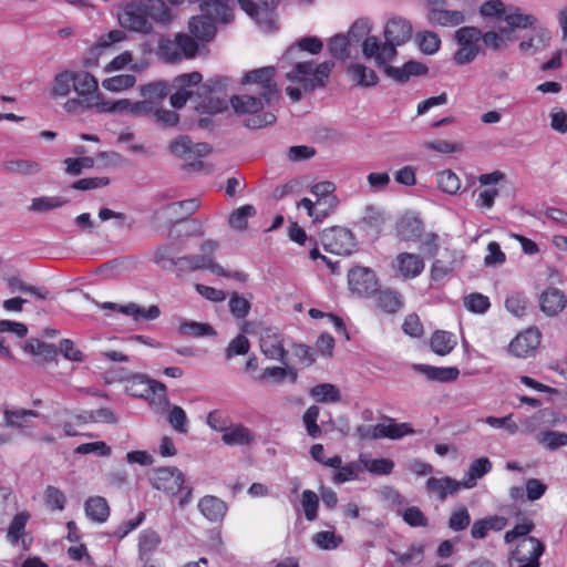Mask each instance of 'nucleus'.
Returning a JSON list of instances; mask_svg holds the SVG:
<instances>
[{
  "mask_svg": "<svg viewBox=\"0 0 567 567\" xmlns=\"http://www.w3.org/2000/svg\"><path fill=\"white\" fill-rule=\"evenodd\" d=\"M322 47V41L317 37L301 38L288 47L279 60L281 68H286V64L291 65V69L286 72V79L289 82L301 84L306 92L324 87L334 63L324 61L315 65L312 61H301L299 56L302 51L318 54Z\"/></svg>",
  "mask_w": 567,
  "mask_h": 567,
  "instance_id": "f257e3e1",
  "label": "nucleus"
},
{
  "mask_svg": "<svg viewBox=\"0 0 567 567\" xmlns=\"http://www.w3.org/2000/svg\"><path fill=\"white\" fill-rule=\"evenodd\" d=\"M176 17V12L163 0H132L117 12L122 28L144 35L153 33L154 23L167 27Z\"/></svg>",
  "mask_w": 567,
  "mask_h": 567,
  "instance_id": "f03ea898",
  "label": "nucleus"
},
{
  "mask_svg": "<svg viewBox=\"0 0 567 567\" xmlns=\"http://www.w3.org/2000/svg\"><path fill=\"white\" fill-rule=\"evenodd\" d=\"M484 19H501L509 27V31H518L535 24L536 17L525 13L519 7L506 6L502 0H488L478 8Z\"/></svg>",
  "mask_w": 567,
  "mask_h": 567,
  "instance_id": "7ed1b4c3",
  "label": "nucleus"
},
{
  "mask_svg": "<svg viewBox=\"0 0 567 567\" xmlns=\"http://www.w3.org/2000/svg\"><path fill=\"white\" fill-rule=\"evenodd\" d=\"M230 104L237 115H250L244 122L247 128H261L276 122L271 112H261L267 105L262 96L251 94L233 95Z\"/></svg>",
  "mask_w": 567,
  "mask_h": 567,
  "instance_id": "20e7f679",
  "label": "nucleus"
},
{
  "mask_svg": "<svg viewBox=\"0 0 567 567\" xmlns=\"http://www.w3.org/2000/svg\"><path fill=\"white\" fill-rule=\"evenodd\" d=\"M229 78L224 75H214L197 87V97L200 100L196 106L199 113L215 115L223 113L228 109V102L218 96L225 92L229 85Z\"/></svg>",
  "mask_w": 567,
  "mask_h": 567,
  "instance_id": "39448f33",
  "label": "nucleus"
},
{
  "mask_svg": "<svg viewBox=\"0 0 567 567\" xmlns=\"http://www.w3.org/2000/svg\"><path fill=\"white\" fill-rule=\"evenodd\" d=\"M413 34L412 24L402 17H392L384 27V43L382 44L381 54L378 60L391 61L396 55V47L402 45L411 40Z\"/></svg>",
  "mask_w": 567,
  "mask_h": 567,
  "instance_id": "423d86ee",
  "label": "nucleus"
},
{
  "mask_svg": "<svg viewBox=\"0 0 567 567\" xmlns=\"http://www.w3.org/2000/svg\"><path fill=\"white\" fill-rule=\"evenodd\" d=\"M276 69L264 66L248 71L244 74L241 83L255 86V92L262 96L267 106L278 103L280 90L275 81Z\"/></svg>",
  "mask_w": 567,
  "mask_h": 567,
  "instance_id": "0eeeda50",
  "label": "nucleus"
},
{
  "mask_svg": "<svg viewBox=\"0 0 567 567\" xmlns=\"http://www.w3.org/2000/svg\"><path fill=\"white\" fill-rule=\"evenodd\" d=\"M482 30L477 27H461L454 33V40L458 49L453 54V62L456 65L472 63L482 52L480 44Z\"/></svg>",
  "mask_w": 567,
  "mask_h": 567,
  "instance_id": "6e6552de",
  "label": "nucleus"
},
{
  "mask_svg": "<svg viewBox=\"0 0 567 567\" xmlns=\"http://www.w3.org/2000/svg\"><path fill=\"white\" fill-rule=\"evenodd\" d=\"M280 0H238L239 7L265 31L276 29L275 8Z\"/></svg>",
  "mask_w": 567,
  "mask_h": 567,
  "instance_id": "1a4fd4ad",
  "label": "nucleus"
},
{
  "mask_svg": "<svg viewBox=\"0 0 567 567\" xmlns=\"http://www.w3.org/2000/svg\"><path fill=\"white\" fill-rule=\"evenodd\" d=\"M137 385L142 386V391L134 394L147 400L155 413L165 414L171 405L166 385L146 377H137Z\"/></svg>",
  "mask_w": 567,
  "mask_h": 567,
  "instance_id": "9d476101",
  "label": "nucleus"
},
{
  "mask_svg": "<svg viewBox=\"0 0 567 567\" xmlns=\"http://www.w3.org/2000/svg\"><path fill=\"white\" fill-rule=\"evenodd\" d=\"M320 240L328 252L336 255L348 256L355 246L353 234L343 227H332L324 230L320 236Z\"/></svg>",
  "mask_w": 567,
  "mask_h": 567,
  "instance_id": "9b49d317",
  "label": "nucleus"
},
{
  "mask_svg": "<svg viewBox=\"0 0 567 567\" xmlns=\"http://www.w3.org/2000/svg\"><path fill=\"white\" fill-rule=\"evenodd\" d=\"M184 482V474L175 466L156 468L151 477L152 486L168 496L179 493Z\"/></svg>",
  "mask_w": 567,
  "mask_h": 567,
  "instance_id": "f8f14e48",
  "label": "nucleus"
},
{
  "mask_svg": "<svg viewBox=\"0 0 567 567\" xmlns=\"http://www.w3.org/2000/svg\"><path fill=\"white\" fill-rule=\"evenodd\" d=\"M544 553V545L535 537L523 538L513 551V558L520 563L518 567H539V557Z\"/></svg>",
  "mask_w": 567,
  "mask_h": 567,
  "instance_id": "ddd939ff",
  "label": "nucleus"
},
{
  "mask_svg": "<svg viewBox=\"0 0 567 567\" xmlns=\"http://www.w3.org/2000/svg\"><path fill=\"white\" fill-rule=\"evenodd\" d=\"M348 284L352 292L370 296L377 291L378 280L370 268L354 267L348 274Z\"/></svg>",
  "mask_w": 567,
  "mask_h": 567,
  "instance_id": "4468645a",
  "label": "nucleus"
},
{
  "mask_svg": "<svg viewBox=\"0 0 567 567\" xmlns=\"http://www.w3.org/2000/svg\"><path fill=\"white\" fill-rule=\"evenodd\" d=\"M203 80V75L197 72L184 73L175 78L174 86L177 91L171 95L169 102L174 109H182L185 106L193 92L189 87L197 86Z\"/></svg>",
  "mask_w": 567,
  "mask_h": 567,
  "instance_id": "2eb2a0df",
  "label": "nucleus"
},
{
  "mask_svg": "<svg viewBox=\"0 0 567 567\" xmlns=\"http://www.w3.org/2000/svg\"><path fill=\"white\" fill-rule=\"evenodd\" d=\"M525 30H529V33L518 44V49L523 53H536L549 45L550 32L547 28L539 24L537 18L535 24L527 27Z\"/></svg>",
  "mask_w": 567,
  "mask_h": 567,
  "instance_id": "dca6fc26",
  "label": "nucleus"
},
{
  "mask_svg": "<svg viewBox=\"0 0 567 567\" xmlns=\"http://www.w3.org/2000/svg\"><path fill=\"white\" fill-rule=\"evenodd\" d=\"M204 14L192 17L188 21L189 33L200 42H209L216 35L214 18L221 23L215 13L203 12ZM223 24H225L223 22Z\"/></svg>",
  "mask_w": 567,
  "mask_h": 567,
  "instance_id": "f3484780",
  "label": "nucleus"
},
{
  "mask_svg": "<svg viewBox=\"0 0 567 567\" xmlns=\"http://www.w3.org/2000/svg\"><path fill=\"white\" fill-rule=\"evenodd\" d=\"M260 350L268 359L286 363L287 351L284 348V339L276 329L266 328L261 331Z\"/></svg>",
  "mask_w": 567,
  "mask_h": 567,
  "instance_id": "a211bd4d",
  "label": "nucleus"
},
{
  "mask_svg": "<svg viewBox=\"0 0 567 567\" xmlns=\"http://www.w3.org/2000/svg\"><path fill=\"white\" fill-rule=\"evenodd\" d=\"M540 343V333L537 329H527L517 334L509 343V352L517 358H526Z\"/></svg>",
  "mask_w": 567,
  "mask_h": 567,
  "instance_id": "6ab92c4d",
  "label": "nucleus"
},
{
  "mask_svg": "<svg viewBox=\"0 0 567 567\" xmlns=\"http://www.w3.org/2000/svg\"><path fill=\"white\" fill-rule=\"evenodd\" d=\"M567 306L566 295L558 288L550 287L539 296V308L548 317H555Z\"/></svg>",
  "mask_w": 567,
  "mask_h": 567,
  "instance_id": "aec40b11",
  "label": "nucleus"
},
{
  "mask_svg": "<svg viewBox=\"0 0 567 567\" xmlns=\"http://www.w3.org/2000/svg\"><path fill=\"white\" fill-rule=\"evenodd\" d=\"M198 511L210 523H220L225 518L228 506L217 496L205 495L198 502Z\"/></svg>",
  "mask_w": 567,
  "mask_h": 567,
  "instance_id": "412c9836",
  "label": "nucleus"
},
{
  "mask_svg": "<svg viewBox=\"0 0 567 567\" xmlns=\"http://www.w3.org/2000/svg\"><path fill=\"white\" fill-rule=\"evenodd\" d=\"M516 31H509V27H499L497 31L482 32L481 41L485 48L497 52L507 48L508 42L517 40Z\"/></svg>",
  "mask_w": 567,
  "mask_h": 567,
  "instance_id": "4be33fe9",
  "label": "nucleus"
},
{
  "mask_svg": "<svg viewBox=\"0 0 567 567\" xmlns=\"http://www.w3.org/2000/svg\"><path fill=\"white\" fill-rule=\"evenodd\" d=\"M426 491L439 497L440 501H445L449 495H455L462 487V482L456 481L450 476L442 478L430 477L425 483Z\"/></svg>",
  "mask_w": 567,
  "mask_h": 567,
  "instance_id": "5701e85b",
  "label": "nucleus"
},
{
  "mask_svg": "<svg viewBox=\"0 0 567 567\" xmlns=\"http://www.w3.org/2000/svg\"><path fill=\"white\" fill-rule=\"evenodd\" d=\"M198 207L199 202L196 198L181 200L164 206L162 209L155 212V216L161 217L162 215H167V217H169V221L174 223V218L176 221L184 219L185 217L194 214Z\"/></svg>",
  "mask_w": 567,
  "mask_h": 567,
  "instance_id": "b1692460",
  "label": "nucleus"
},
{
  "mask_svg": "<svg viewBox=\"0 0 567 567\" xmlns=\"http://www.w3.org/2000/svg\"><path fill=\"white\" fill-rule=\"evenodd\" d=\"M412 369L423 374L427 381L442 383L455 381L460 375V371L455 367L439 368L429 364H413Z\"/></svg>",
  "mask_w": 567,
  "mask_h": 567,
  "instance_id": "393cba45",
  "label": "nucleus"
},
{
  "mask_svg": "<svg viewBox=\"0 0 567 567\" xmlns=\"http://www.w3.org/2000/svg\"><path fill=\"white\" fill-rule=\"evenodd\" d=\"M396 265L400 275L405 278H415L422 274L425 264L420 255L401 252L396 256Z\"/></svg>",
  "mask_w": 567,
  "mask_h": 567,
  "instance_id": "a878e982",
  "label": "nucleus"
},
{
  "mask_svg": "<svg viewBox=\"0 0 567 567\" xmlns=\"http://www.w3.org/2000/svg\"><path fill=\"white\" fill-rule=\"evenodd\" d=\"M73 90L79 96L92 101L97 97L99 83L95 76L86 71H73Z\"/></svg>",
  "mask_w": 567,
  "mask_h": 567,
  "instance_id": "bb28decb",
  "label": "nucleus"
},
{
  "mask_svg": "<svg viewBox=\"0 0 567 567\" xmlns=\"http://www.w3.org/2000/svg\"><path fill=\"white\" fill-rule=\"evenodd\" d=\"M426 20L431 25L456 27L465 21V14L458 10H443L433 8L426 14Z\"/></svg>",
  "mask_w": 567,
  "mask_h": 567,
  "instance_id": "cd10ccee",
  "label": "nucleus"
},
{
  "mask_svg": "<svg viewBox=\"0 0 567 567\" xmlns=\"http://www.w3.org/2000/svg\"><path fill=\"white\" fill-rule=\"evenodd\" d=\"M492 471V462L483 456L474 460L470 465L462 478V487L465 489L474 488L477 485V481L484 477Z\"/></svg>",
  "mask_w": 567,
  "mask_h": 567,
  "instance_id": "c85d7f7f",
  "label": "nucleus"
},
{
  "mask_svg": "<svg viewBox=\"0 0 567 567\" xmlns=\"http://www.w3.org/2000/svg\"><path fill=\"white\" fill-rule=\"evenodd\" d=\"M231 0H188L189 3H199L202 12L215 13L224 23H230L233 11L229 6Z\"/></svg>",
  "mask_w": 567,
  "mask_h": 567,
  "instance_id": "c756f323",
  "label": "nucleus"
},
{
  "mask_svg": "<svg viewBox=\"0 0 567 567\" xmlns=\"http://www.w3.org/2000/svg\"><path fill=\"white\" fill-rule=\"evenodd\" d=\"M176 249L173 244H161L151 251L152 261L164 270L177 268L178 257H175Z\"/></svg>",
  "mask_w": 567,
  "mask_h": 567,
  "instance_id": "7c9ffc66",
  "label": "nucleus"
},
{
  "mask_svg": "<svg viewBox=\"0 0 567 567\" xmlns=\"http://www.w3.org/2000/svg\"><path fill=\"white\" fill-rule=\"evenodd\" d=\"M461 265V256L457 251L449 252L447 258L436 259L431 267V278L435 281L453 272Z\"/></svg>",
  "mask_w": 567,
  "mask_h": 567,
  "instance_id": "2f4dec72",
  "label": "nucleus"
},
{
  "mask_svg": "<svg viewBox=\"0 0 567 567\" xmlns=\"http://www.w3.org/2000/svg\"><path fill=\"white\" fill-rule=\"evenodd\" d=\"M39 416V413L34 410H27V409H19V410H12V409H6L3 411V419L4 424L8 427L18 429V430H25L29 429V421L31 419H35Z\"/></svg>",
  "mask_w": 567,
  "mask_h": 567,
  "instance_id": "473e14b6",
  "label": "nucleus"
},
{
  "mask_svg": "<svg viewBox=\"0 0 567 567\" xmlns=\"http://www.w3.org/2000/svg\"><path fill=\"white\" fill-rule=\"evenodd\" d=\"M121 313L132 317L134 321H153L161 315L158 306L152 305L148 308H144L135 302H128L121 307Z\"/></svg>",
  "mask_w": 567,
  "mask_h": 567,
  "instance_id": "72a5a7b5",
  "label": "nucleus"
},
{
  "mask_svg": "<svg viewBox=\"0 0 567 567\" xmlns=\"http://www.w3.org/2000/svg\"><path fill=\"white\" fill-rule=\"evenodd\" d=\"M422 231L423 223L415 216H404L396 225V233L401 240H415Z\"/></svg>",
  "mask_w": 567,
  "mask_h": 567,
  "instance_id": "f704fd0d",
  "label": "nucleus"
},
{
  "mask_svg": "<svg viewBox=\"0 0 567 567\" xmlns=\"http://www.w3.org/2000/svg\"><path fill=\"white\" fill-rule=\"evenodd\" d=\"M2 169L8 174L32 176L39 174L42 166L39 162L32 159H14L2 163Z\"/></svg>",
  "mask_w": 567,
  "mask_h": 567,
  "instance_id": "c9c22d12",
  "label": "nucleus"
},
{
  "mask_svg": "<svg viewBox=\"0 0 567 567\" xmlns=\"http://www.w3.org/2000/svg\"><path fill=\"white\" fill-rule=\"evenodd\" d=\"M177 332L182 337L193 338L215 337L217 334L214 327L209 323L190 320H182L177 327Z\"/></svg>",
  "mask_w": 567,
  "mask_h": 567,
  "instance_id": "e433bc0d",
  "label": "nucleus"
},
{
  "mask_svg": "<svg viewBox=\"0 0 567 567\" xmlns=\"http://www.w3.org/2000/svg\"><path fill=\"white\" fill-rule=\"evenodd\" d=\"M348 72L351 80L362 87L375 86L379 82L377 73L372 69L360 63L351 64Z\"/></svg>",
  "mask_w": 567,
  "mask_h": 567,
  "instance_id": "4c0bfd02",
  "label": "nucleus"
},
{
  "mask_svg": "<svg viewBox=\"0 0 567 567\" xmlns=\"http://www.w3.org/2000/svg\"><path fill=\"white\" fill-rule=\"evenodd\" d=\"M374 300L378 308L386 313H394L403 306L401 295L391 289L377 291Z\"/></svg>",
  "mask_w": 567,
  "mask_h": 567,
  "instance_id": "58836bf2",
  "label": "nucleus"
},
{
  "mask_svg": "<svg viewBox=\"0 0 567 567\" xmlns=\"http://www.w3.org/2000/svg\"><path fill=\"white\" fill-rule=\"evenodd\" d=\"M86 516L94 522L104 523L110 515V507L104 497H90L84 505Z\"/></svg>",
  "mask_w": 567,
  "mask_h": 567,
  "instance_id": "ea45409f",
  "label": "nucleus"
},
{
  "mask_svg": "<svg viewBox=\"0 0 567 567\" xmlns=\"http://www.w3.org/2000/svg\"><path fill=\"white\" fill-rule=\"evenodd\" d=\"M168 85L165 82H153L142 85L140 89L141 95L147 102H151L153 107H159L168 94Z\"/></svg>",
  "mask_w": 567,
  "mask_h": 567,
  "instance_id": "a19ab883",
  "label": "nucleus"
},
{
  "mask_svg": "<svg viewBox=\"0 0 567 567\" xmlns=\"http://www.w3.org/2000/svg\"><path fill=\"white\" fill-rule=\"evenodd\" d=\"M334 190L336 185L329 181L317 183L310 188V192L317 197V205L328 204L329 209H334L339 203L333 195Z\"/></svg>",
  "mask_w": 567,
  "mask_h": 567,
  "instance_id": "79ce46f5",
  "label": "nucleus"
},
{
  "mask_svg": "<svg viewBox=\"0 0 567 567\" xmlns=\"http://www.w3.org/2000/svg\"><path fill=\"white\" fill-rule=\"evenodd\" d=\"M431 349L439 355L449 354L456 346V339L453 333L437 330L431 337Z\"/></svg>",
  "mask_w": 567,
  "mask_h": 567,
  "instance_id": "37998d69",
  "label": "nucleus"
},
{
  "mask_svg": "<svg viewBox=\"0 0 567 567\" xmlns=\"http://www.w3.org/2000/svg\"><path fill=\"white\" fill-rule=\"evenodd\" d=\"M221 441L226 445H248L254 441V435L246 426L236 425L230 429H224Z\"/></svg>",
  "mask_w": 567,
  "mask_h": 567,
  "instance_id": "c03bdc74",
  "label": "nucleus"
},
{
  "mask_svg": "<svg viewBox=\"0 0 567 567\" xmlns=\"http://www.w3.org/2000/svg\"><path fill=\"white\" fill-rule=\"evenodd\" d=\"M310 395L321 403H337L341 400L340 390L332 383H320L312 386Z\"/></svg>",
  "mask_w": 567,
  "mask_h": 567,
  "instance_id": "a18cd8bd",
  "label": "nucleus"
},
{
  "mask_svg": "<svg viewBox=\"0 0 567 567\" xmlns=\"http://www.w3.org/2000/svg\"><path fill=\"white\" fill-rule=\"evenodd\" d=\"M414 40L420 51L426 55H433L441 47V39L439 34L433 31L417 32Z\"/></svg>",
  "mask_w": 567,
  "mask_h": 567,
  "instance_id": "49530a36",
  "label": "nucleus"
},
{
  "mask_svg": "<svg viewBox=\"0 0 567 567\" xmlns=\"http://www.w3.org/2000/svg\"><path fill=\"white\" fill-rule=\"evenodd\" d=\"M359 461L364 470L374 475H389L394 467V463L390 458H368L361 454Z\"/></svg>",
  "mask_w": 567,
  "mask_h": 567,
  "instance_id": "de8ad7c7",
  "label": "nucleus"
},
{
  "mask_svg": "<svg viewBox=\"0 0 567 567\" xmlns=\"http://www.w3.org/2000/svg\"><path fill=\"white\" fill-rule=\"evenodd\" d=\"M73 87V71H62L55 74L51 89V95L54 97H65Z\"/></svg>",
  "mask_w": 567,
  "mask_h": 567,
  "instance_id": "09e8293b",
  "label": "nucleus"
},
{
  "mask_svg": "<svg viewBox=\"0 0 567 567\" xmlns=\"http://www.w3.org/2000/svg\"><path fill=\"white\" fill-rule=\"evenodd\" d=\"M437 187L443 193L454 195L461 187L458 176L452 169H444L436 174Z\"/></svg>",
  "mask_w": 567,
  "mask_h": 567,
  "instance_id": "8fccbe9b",
  "label": "nucleus"
},
{
  "mask_svg": "<svg viewBox=\"0 0 567 567\" xmlns=\"http://www.w3.org/2000/svg\"><path fill=\"white\" fill-rule=\"evenodd\" d=\"M24 350L32 355H42L47 361L53 360L58 353L53 344H48L40 339L28 340Z\"/></svg>",
  "mask_w": 567,
  "mask_h": 567,
  "instance_id": "3c124183",
  "label": "nucleus"
},
{
  "mask_svg": "<svg viewBox=\"0 0 567 567\" xmlns=\"http://www.w3.org/2000/svg\"><path fill=\"white\" fill-rule=\"evenodd\" d=\"M157 55L166 62H176L183 59L176 38H163L158 43Z\"/></svg>",
  "mask_w": 567,
  "mask_h": 567,
  "instance_id": "603ef678",
  "label": "nucleus"
},
{
  "mask_svg": "<svg viewBox=\"0 0 567 567\" xmlns=\"http://www.w3.org/2000/svg\"><path fill=\"white\" fill-rule=\"evenodd\" d=\"M256 215V208L250 205H244L235 209L228 218L230 227L237 230H245L247 228V219Z\"/></svg>",
  "mask_w": 567,
  "mask_h": 567,
  "instance_id": "864d4df0",
  "label": "nucleus"
},
{
  "mask_svg": "<svg viewBox=\"0 0 567 567\" xmlns=\"http://www.w3.org/2000/svg\"><path fill=\"white\" fill-rule=\"evenodd\" d=\"M372 23L369 19L355 20L348 31V39L353 45L361 43L371 31Z\"/></svg>",
  "mask_w": 567,
  "mask_h": 567,
  "instance_id": "5fc2aeb1",
  "label": "nucleus"
},
{
  "mask_svg": "<svg viewBox=\"0 0 567 567\" xmlns=\"http://www.w3.org/2000/svg\"><path fill=\"white\" fill-rule=\"evenodd\" d=\"M319 408L317 405L309 406L302 415V423L307 434L311 439H318L322 435V431L318 425Z\"/></svg>",
  "mask_w": 567,
  "mask_h": 567,
  "instance_id": "6e6d98bb",
  "label": "nucleus"
},
{
  "mask_svg": "<svg viewBox=\"0 0 567 567\" xmlns=\"http://www.w3.org/2000/svg\"><path fill=\"white\" fill-rule=\"evenodd\" d=\"M380 439L388 437L391 440H399L405 435L413 434L414 431L410 426L409 423H390V424H381L380 423Z\"/></svg>",
  "mask_w": 567,
  "mask_h": 567,
  "instance_id": "4d7b16f0",
  "label": "nucleus"
},
{
  "mask_svg": "<svg viewBox=\"0 0 567 567\" xmlns=\"http://www.w3.org/2000/svg\"><path fill=\"white\" fill-rule=\"evenodd\" d=\"M136 82L133 74H118L102 81V86L110 92H120L132 87Z\"/></svg>",
  "mask_w": 567,
  "mask_h": 567,
  "instance_id": "13d9d810",
  "label": "nucleus"
},
{
  "mask_svg": "<svg viewBox=\"0 0 567 567\" xmlns=\"http://www.w3.org/2000/svg\"><path fill=\"white\" fill-rule=\"evenodd\" d=\"M167 422L178 433H187L188 420L185 411L178 405H169L167 410Z\"/></svg>",
  "mask_w": 567,
  "mask_h": 567,
  "instance_id": "bf43d9fd",
  "label": "nucleus"
},
{
  "mask_svg": "<svg viewBox=\"0 0 567 567\" xmlns=\"http://www.w3.org/2000/svg\"><path fill=\"white\" fill-rule=\"evenodd\" d=\"M538 443L550 451L558 450L567 445V433L558 431H544L538 436Z\"/></svg>",
  "mask_w": 567,
  "mask_h": 567,
  "instance_id": "052dcab7",
  "label": "nucleus"
},
{
  "mask_svg": "<svg viewBox=\"0 0 567 567\" xmlns=\"http://www.w3.org/2000/svg\"><path fill=\"white\" fill-rule=\"evenodd\" d=\"M528 306V298L522 292H511L505 300L508 312L515 317H523Z\"/></svg>",
  "mask_w": 567,
  "mask_h": 567,
  "instance_id": "680f3d73",
  "label": "nucleus"
},
{
  "mask_svg": "<svg viewBox=\"0 0 567 567\" xmlns=\"http://www.w3.org/2000/svg\"><path fill=\"white\" fill-rule=\"evenodd\" d=\"M159 544L161 537L156 532L150 529L142 532L138 542V551L141 558L152 554L158 547Z\"/></svg>",
  "mask_w": 567,
  "mask_h": 567,
  "instance_id": "e2e57ef3",
  "label": "nucleus"
},
{
  "mask_svg": "<svg viewBox=\"0 0 567 567\" xmlns=\"http://www.w3.org/2000/svg\"><path fill=\"white\" fill-rule=\"evenodd\" d=\"M312 542L317 547L323 550H332L339 547L343 538L333 532L323 530L313 535Z\"/></svg>",
  "mask_w": 567,
  "mask_h": 567,
  "instance_id": "0e129e2a",
  "label": "nucleus"
},
{
  "mask_svg": "<svg viewBox=\"0 0 567 567\" xmlns=\"http://www.w3.org/2000/svg\"><path fill=\"white\" fill-rule=\"evenodd\" d=\"M390 553L396 557V561L401 566H408L413 563H420L423 559L424 546L421 544H413L406 553L400 554L393 549Z\"/></svg>",
  "mask_w": 567,
  "mask_h": 567,
  "instance_id": "69168bd1",
  "label": "nucleus"
},
{
  "mask_svg": "<svg viewBox=\"0 0 567 567\" xmlns=\"http://www.w3.org/2000/svg\"><path fill=\"white\" fill-rule=\"evenodd\" d=\"M350 45H353L348 37H344L343 34H337L333 38H331L329 42V52L332 56L339 60H347L349 58V50L348 48Z\"/></svg>",
  "mask_w": 567,
  "mask_h": 567,
  "instance_id": "338daca9",
  "label": "nucleus"
},
{
  "mask_svg": "<svg viewBox=\"0 0 567 567\" xmlns=\"http://www.w3.org/2000/svg\"><path fill=\"white\" fill-rule=\"evenodd\" d=\"M301 505L308 522H313L317 518L319 506L318 495L310 489H305L301 495Z\"/></svg>",
  "mask_w": 567,
  "mask_h": 567,
  "instance_id": "774afa93",
  "label": "nucleus"
}]
</instances>
